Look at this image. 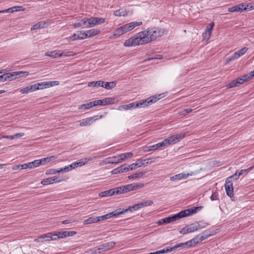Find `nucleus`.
I'll use <instances>...</instances> for the list:
<instances>
[{"instance_id":"nucleus-42","label":"nucleus","mask_w":254,"mask_h":254,"mask_svg":"<svg viewBox=\"0 0 254 254\" xmlns=\"http://www.w3.org/2000/svg\"><path fill=\"white\" fill-rule=\"evenodd\" d=\"M77 38L79 40H83L87 38L86 31H80L77 32Z\"/></svg>"},{"instance_id":"nucleus-59","label":"nucleus","mask_w":254,"mask_h":254,"mask_svg":"<svg viewBox=\"0 0 254 254\" xmlns=\"http://www.w3.org/2000/svg\"><path fill=\"white\" fill-rule=\"evenodd\" d=\"M180 233L182 234H186L190 233V232L189 231L187 226H186L183 227L182 229H181V230L180 231Z\"/></svg>"},{"instance_id":"nucleus-44","label":"nucleus","mask_w":254,"mask_h":254,"mask_svg":"<svg viewBox=\"0 0 254 254\" xmlns=\"http://www.w3.org/2000/svg\"><path fill=\"white\" fill-rule=\"evenodd\" d=\"M40 161L39 160H35L34 161L28 163V168L31 169L33 167H36L40 165Z\"/></svg>"},{"instance_id":"nucleus-28","label":"nucleus","mask_w":254,"mask_h":254,"mask_svg":"<svg viewBox=\"0 0 254 254\" xmlns=\"http://www.w3.org/2000/svg\"><path fill=\"white\" fill-rule=\"evenodd\" d=\"M57 158L55 156H48L45 158L39 159V161H40V165H44L46 163H48L51 161H53Z\"/></svg>"},{"instance_id":"nucleus-11","label":"nucleus","mask_w":254,"mask_h":254,"mask_svg":"<svg viewBox=\"0 0 254 254\" xmlns=\"http://www.w3.org/2000/svg\"><path fill=\"white\" fill-rule=\"evenodd\" d=\"M74 28L82 27L83 28H88V18L83 19H79L76 20L73 24Z\"/></svg>"},{"instance_id":"nucleus-7","label":"nucleus","mask_w":254,"mask_h":254,"mask_svg":"<svg viewBox=\"0 0 254 254\" xmlns=\"http://www.w3.org/2000/svg\"><path fill=\"white\" fill-rule=\"evenodd\" d=\"M202 208V206L193 207L189 209H186L180 211V214L182 218L189 216L190 215L196 213L197 211L200 210Z\"/></svg>"},{"instance_id":"nucleus-13","label":"nucleus","mask_w":254,"mask_h":254,"mask_svg":"<svg viewBox=\"0 0 254 254\" xmlns=\"http://www.w3.org/2000/svg\"><path fill=\"white\" fill-rule=\"evenodd\" d=\"M54 232L48 233L42 235L38 237L37 239H35V241H37L39 242H42L43 240L45 238H47V241H51V240H57L58 238H53Z\"/></svg>"},{"instance_id":"nucleus-34","label":"nucleus","mask_w":254,"mask_h":254,"mask_svg":"<svg viewBox=\"0 0 254 254\" xmlns=\"http://www.w3.org/2000/svg\"><path fill=\"white\" fill-rule=\"evenodd\" d=\"M46 24V22L44 21H40L31 27V30H34L36 29L44 28Z\"/></svg>"},{"instance_id":"nucleus-51","label":"nucleus","mask_w":254,"mask_h":254,"mask_svg":"<svg viewBox=\"0 0 254 254\" xmlns=\"http://www.w3.org/2000/svg\"><path fill=\"white\" fill-rule=\"evenodd\" d=\"M104 105L111 104L113 103L114 99L111 98H106L103 99Z\"/></svg>"},{"instance_id":"nucleus-35","label":"nucleus","mask_w":254,"mask_h":254,"mask_svg":"<svg viewBox=\"0 0 254 254\" xmlns=\"http://www.w3.org/2000/svg\"><path fill=\"white\" fill-rule=\"evenodd\" d=\"M140 208H141L140 203H138L134 204V205L130 206H129L128 209H124V212L127 211L128 210L130 212H132L133 211L137 210Z\"/></svg>"},{"instance_id":"nucleus-54","label":"nucleus","mask_w":254,"mask_h":254,"mask_svg":"<svg viewBox=\"0 0 254 254\" xmlns=\"http://www.w3.org/2000/svg\"><path fill=\"white\" fill-rule=\"evenodd\" d=\"M60 84V82L59 81H48V88L56 85H58Z\"/></svg>"},{"instance_id":"nucleus-58","label":"nucleus","mask_w":254,"mask_h":254,"mask_svg":"<svg viewBox=\"0 0 254 254\" xmlns=\"http://www.w3.org/2000/svg\"><path fill=\"white\" fill-rule=\"evenodd\" d=\"M210 199L212 201L218 200L219 199L218 193L216 192H213L210 196Z\"/></svg>"},{"instance_id":"nucleus-12","label":"nucleus","mask_w":254,"mask_h":254,"mask_svg":"<svg viewBox=\"0 0 254 254\" xmlns=\"http://www.w3.org/2000/svg\"><path fill=\"white\" fill-rule=\"evenodd\" d=\"M62 179H59V177L57 176H54L53 177L45 179L43 180L41 183L43 185H47L49 184H53L54 183H60L62 181Z\"/></svg>"},{"instance_id":"nucleus-9","label":"nucleus","mask_w":254,"mask_h":254,"mask_svg":"<svg viewBox=\"0 0 254 254\" xmlns=\"http://www.w3.org/2000/svg\"><path fill=\"white\" fill-rule=\"evenodd\" d=\"M139 187L138 185H134L133 184H129L126 186H124L120 187H118L119 193L122 194L124 192L129 191L132 190H134L138 188Z\"/></svg>"},{"instance_id":"nucleus-49","label":"nucleus","mask_w":254,"mask_h":254,"mask_svg":"<svg viewBox=\"0 0 254 254\" xmlns=\"http://www.w3.org/2000/svg\"><path fill=\"white\" fill-rule=\"evenodd\" d=\"M57 173H60L59 170H56L54 169H51L48 170H47L46 172V174L47 175H50V174H56Z\"/></svg>"},{"instance_id":"nucleus-48","label":"nucleus","mask_w":254,"mask_h":254,"mask_svg":"<svg viewBox=\"0 0 254 254\" xmlns=\"http://www.w3.org/2000/svg\"><path fill=\"white\" fill-rule=\"evenodd\" d=\"M127 170L128 171L133 170L138 168L136 162L130 165H127Z\"/></svg>"},{"instance_id":"nucleus-4","label":"nucleus","mask_w":254,"mask_h":254,"mask_svg":"<svg viewBox=\"0 0 254 254\" xmlns=\"http://www.w3.org/2000/svg\"><path fill=\"white\" fill-rule=\"evenodd\" d=\"M203 241V239L201 238V235L198 234L195 236L191 240L188 241L185 243H179L181 248H189L192 246L193 245H195Z\"/></svg>"},{"instance_id":"nucleus-47","label":"nucleus","mask_w":254,"mask_h":254,"mask_svg":"<svg viewBox=\"0 0 254 254\" xmlns=\"http://www.w3.org/2000/svg\"><path fill=\"white\" fill-rule=\"evenodd\" d=\"M120 173H124V172H128V170H127V164H124L118 167Z\"/></svg>"},{"instance_id":"nucleus-23","label":"nucleus","mask_w":254,"mask_h":254,"mask_svg":"<svg viewBox=\"0 0 254 254\" xmlns=\"http://www.w3.org/2000/svg\"><path fill=\"white\" fill-rule=\"evenodd\" d=\"M3 76L4 81H11L16 79L14 72L3 73Z\"/></svg>"},{"instance_id":"nucleus-46","label":"nucleus","mask_w":254,"mask_h":254,"mask_svg":"<svg viewBox=\"0 0 254 254\" xmlns=\"http://www.w3.org/2000/svg\"><path fill=\"white\" fill-rule=\"evenodd\" d=\"M124 212V210H121V209L116 210L114 211H112L110 213V215H111V217L116 216L119 214H123Z\"/></svg>"},{"instance_id":"nucleus-24","label":"nucleus","mask_w":254,"mask_h":254,"mask_svg":"<svg viewBox=\"0 0 254 254\" xmlns=\"http://www.w3.org/2000/svg\"><path fill=\"white\" fill-rule=\"evenodd\" d=\"M215 233L213 231H211V230L207 229L203 231L202 233L199 234L201 235V238L202 239L205 240L208 237L213 236L214 235Z\"/></svg>"},{"instance_id":"nucleus-40","label":"nucleus","mask_w":254,"mask_h":254,"mask_svg":"<svg viewBox=\"0 0 254 254\" xmlns=\"http://www.w3.org/2000/svg\"><path fill=\"white\" fill-rule=\"evenodd\" d=\"M15 75L16 76V79L19 77H22L24 76H26L29 74V72L28 71H14Z\"/></svg>"},{"instance_id":"nucleus-45","label":"nucleus","mask_w":254,"mask_h":254,"mask_svg":"<svg viewBox=\"0 0 254 254\" xmlns=\"http://www.w3.org/2000/svg\"><path fill=\"white\" fill-rule=\"evenodd\" d=\"M37 87H39L38 90L48 88V81L38 82L36 83Z\"/></svg>"},{"instance_id":"nucleus-63","label":"nucleus","mask_w":254,"mask_h":254,"mask_svg":"<svg viewBox=\"0 0 254 254\" xmlns=\"http://www.w3.org/2000/svg\"><path fill=\"white\" fill-rule=\"evenodd\" d=\"M211 33H209V31H208V29H206V30L203 33L202 36L205 38H209L210 37Z\"/></svg>"},{"instance_id":"nucleus-15","label":"nucleus","mask_w":254,"mask_h":254,"mask_svg":"<svg viewBox=\"0 0 254 254\" xmlns=\"http://www.w3.org/2000/svg\"><path fill=\"white\" fill-rule=\"evenodd\" d=\"M114 194H119L118 187L115 188L113 189H111V190H105V191L101 192L99 193V196L100 197H106V196H112Z\"/></svg>"},{"instance_id":"nucleus-64","label":"nucleus","mask_w":254,"mask_h":254,"mask_svg":"<svg viewBox=\"0 0 254 254\" xmlns=\"http://www.w3.org/2000/svg\"><path fill=\"white\" fill-rule=\"evenodd\" d=\"M69 40L70 41H75L76 40H79L78 38H77V34L74 33L73 35H71L68 37Z\"/></svg>"},{"instance_id":"nucleus-52","label":"nucleus","mask_w":254,"mask_h":254,"mask_svg":"<svg viewBox=\"0 0 254 254\" xmlns=\"http://www.w3.org/2000/svg\"><path fill=\"white\" fill-rule=\"evenodd\" d=\"M92 103L93 105V106H96L98 105H104L103 100H97L92 101Z\"/></svg>"},{"instance_id":"nucleus-61","label":"nucleus","mask_w":254,"mask_h":254,"mask_svg":"<svg viewBox=\"0 0 254 254\" xmlns=\"http://www.w3.org/2000/svg\"><path fill=\"white\" fill-rule=\"evenodd\" d=\"M96 25L104 23L105 21V19L102 17H96Z\"/></svg>"},{"instance_id":"nucleus-33","label":"nucleus","mask_w":254,"mask_h":254,"mask_svg":"<svg viewBox=\"0 0 254 254\" xmlns=\"http://www.w3.org/2000/svg\"><path fill=\"white\" fill-rule=\"evenodd\" d=\"M104 83V81L99 80L97 81H92L88 83V87H102L103 86V84Z\"/></svg>"},{"instance_id":"nucleus-38","label":"nucleus","mask_w":254,"mask_h":254,"mask_svg":"<svg viewBox=\"0 0 254 254\" xmlns=\"http://www.w3.org/2000/svg\"><path fill=\"white\" fill-rule=\"evenodd\" d=\"M92 122L93 118H87L80 123V126L84 127L90 125Z\"/></svg>"},{"instance_id":"nucleus-32","label":"nucleus","mask_w":254,"mask_h":254,"mask_svg":"<svg viewBox=\"0 0 254 254\" xmlns=\"http://www.w3.org/2000/svg\"><path fill=\"white\" fill-rule=\"evenodd\" d=\"M114 15L116 16H125L127 15V12L126 9L121 8L115 11Z\"/></svg>"},{"instance_id":"nucleus-10","label":"nucleus","mask_w":254,"mask_h":254,"mask_svg":"<svg viewBox=\"0 0 254 254\" xmlns=\"http://www.w3.org/2000/svg\"><path fill=\"white\" fill-rule=\"evenodd\" d=\"M230 179V178H227L225 181V188L227 194L231 197L234 195V189L232 182L229 181Z\"/></svg>"},{"instance_id":"nucleus-22","label":"nucleus","mask_w":254,"mask_h":254,"mask_svg":"<svg viewBox=\"0 0 254 254\" xmlns=\"http://www.w3.org/2000/svg\"><path fill=\"white\" fill-rule=\"evenodd\" d=\"M190 233L193 232L199 229H201L203 228L202 226L200 225L198 223H192L190 225H187Z\"/></svg>"},{"instance_id":"nucleus-21","label":"nucleus","mask_w":254,"mask_h":254,"mask_svg":"<svg viewBox=\"0 0 254 254\" xmlns=\"http://www.w3.org/2000/svg\"><path fill=\"white\" fill-rule=\"evenodd\" d=\"M133 156V154L132 152H127L125 153H122L119 155V157L118 158L117 162H122L123 161L128 159L130 158Z\"/></svg>"},{"instance_id":"nucleus-3","label":"nucleus","mask_w":254,"mask_h":254,"mask_svg":"<svg viewBox=\"0 0 254 254\" xmlns=\"http://www.w3.org/2000/svg\"><path fill=\"white\" fill-rule=\"evenodd\" d=\"M185 136V134L184 133H181L179 134H175L170 136L169 137L164 139L163 142L165 146L167 145L175 144L181 140L183 139Z\"/></svg>"},{"instance_id":"nucleus-26","label":"nucleus","mask_w":254,"mask_h":254,"mask_svg":"<svg viewBox=\"0 0 254 254\" xmlns=\"http://www.w3.org/2000/svg\"><path fill=\"white\" fill-rule=\"evenodd\" d=\"M99 222V219L97 216H93L85 220L83 222L84 225L90 224Z\"/></svg>"},{"instance_id":"nucleus-2","label":"nucleus","mask_w":254,"mask_h":254,"mask_svg":"<svg viewBox=\"0 0 254 254\" xmlns=\"http://www.w3.org/2000/svg\"><path fill=\"white\" fill-rule=\"evenodd\" d=\"M165 95L164 93L160 94L158 95H154L147 98L145 99H142L139 101L134 102L135 108H145L148 105H151L153 103H155L158 100L164 97Z\"/></svg>"},{"instance_id":"nucleus-20","label":"nucleus","mask_w":254,"mask_h":254,"mask_svg":"<svg viewBox=\"0 0 254 254\" xmlns=\"http://www.w3.org/2000/svg\"><path fill=\"white\" fill-rule=\"evenodd\" d=\"M247 8L245 7L244 8V4H240L235 6H234L233 7H230L228 8V10L230 12H242L244 10H246Z\"/></svg>"},{"instance_id":"nucleus-39","label":"nucleus","mask_w":254,"mask_h":254,"mask_svg":"<svg viewBox=\"0 0 254 254\" xmlns=\"http://www.w3.org/2000/svg\"><path fill=\"white\" fill-rule=\"evenodd\" d=\"M96 25V18L94 17H91L88 18V26L89 27H92Z\"/></svg>"},{"instance_id":"nucleus-25","label":"nucleus","mask_w":254,"mask_h":254,"mask_svg":"<svg viewBox=\"0 0 254 254\" xmlns=\"http://www.w3.org/2000/svg\"><path fill=\"white\" fill-rule=\"evenodd\" d=\"M152 161H149V159H138L136 161L137 167H140L141 166L145 167L148 164H151Z\"/></svg>"},{"instance_id":"nucleus-1","label":"nucleus","mask_w":254,"mask_h":254,"mask_svg":"<svg viewBox=\"0 0 254 254\" xmlns=\"http://www.w3.org/2000/svg\"><path fill=\"white\" fill-rule=\"evenodd\" d=\"M164 34L163 29L156 27L148 28L146 31L139 32L134 37L127 40L124 42V45L126 47H130L142 45L149 43L152 40L163 36Z\"/></svg>"},{"instance_id":"nucleus-50","label":"nucleus","mask_w":254,"mask_h":254,"mask_svg":"<svg viewBox=\"0 0 254 254\" xmlns=\"http://www.w3.org/2000/svg\"><path fill=\"white\" fill-rule=\"evenodd\" d=\"M248 50V48L244 47L242 49L237 51V52L238 53L239 56L240 57H241V56H243L244 54H245L247 52Z\"/></svg>"},{"instance_id":"nucleus-16","label":"nucleus","mask_w":254,"mask_h":254,"mask_svg":"<svg viewBox=\"0 0 254 254\" xmlns=\"http://www.w3.org/2000/svg\"><path fill=\"white\" fill-rule=\"evenodd\" d=\"M163 146H165V145H164V143H163V142L162 141V142H159V143H157L156 144H154L153 145H152V146H143L142 147V150L144 152H149L150 151L157 150L159 148H160L161 147H163Z\"/></svg>"},{"instance_id":"nucleus-18","label":"nucleus","mask_w":254,"mask_h":254,"mask_svg":"<svg viewBox=\"0 0 254 254\" xmlns=\"http://www.w3.org/2000/svg\"><path fill=\"white\" fill-rule=\"evenodd\" d=\"M192 174H189V173H181L177 175H175L173 176H172L170 178V180L172 181H174L175 180H180L182 179H185L189 177L190 176H191Z\"/></svg>"},{"instance_id":"nucleus-56","label":"nucleus","mask_w":254,"mask_h":254,"mask_svg":"<svg viewBox=\"0 0 254 254\" xmlns=\"http://www.w3.org/2000/svg\"><path fill=\"white\" fill-rule=\"evenodd\" d=\"M76 162L77 167L82 166L86 164V159H84V158L81 159Z\"/></svg>"},{"instance_id":"nucleus-43","label":"nucleus","mask_w":254,"mask_h":254,"mask_svg":"<svg viewBox=\"0 0 254 254\" xmlns=\"http://www.w3.org/2000/svg\"><path fill=\"white\" fill-rule=\"evenodd\" d=\"M141 208L146 207L148 206L151 205L153 202L152 200H143L141 202H139Z\"/></svg>"},{"instance_id":"nucleus-53","label":"nucleus","mask_w":254,"mask_h":254,"mask_svg":"<svg viewBox=\"0 0 254 254\" xmlns=\"http://www.w3.org/2000/svg\"><path fill=\"white\" fill-rule=\"evenodd\" d=\"M11 12L19 11H23L24 9L22 8L21 6H15L11 7Z\"/></svg>"},{"instance_id":"nucleus-30","label":"nucleus","mask_w":254,"mask_h":254,"mask_svg":"<svg viewBox=\"0 0 254 254\" xmlns=\"http://www.w3.org/2000/svg\"><path fill=\"white\" fill-rule=\"evenodd\" d=\"M116 83L114 81L112 82H104L103 84L102 87L105 88L106 89H111L116 86Z\"/></svg>"},{"instance_id":"nucleus-19","label":"nucleus","mask_w":254,"mask_h":254,"mask_svg":"<svg viewBox=\"0 0 254 254\" xmlns=\"http://www.w3.org/2000/svg\"><path fill=\"white\" fill-rule=\"evenodd\" d=\"M181 248L180 244H178L173 247H167L166 249L157 251V254H162L171 252L174 250H177L178 248Z\"/></svg>"},{"instance_id":"nucleus-27","label":"nucleus","mask_w":254,"mask_h":254,"mask_svg":"<svg viewBox=\"0 0 254 254\" xmlns=\"http://www.w3.org/2000/svg\"><path fill=\"white\" fill-rule=\"evenodd\" d=\"M86 31L87 33V38L93 37L97 35L100 32V30L99 29H92Z\"/></svg>"},{"instance_id":"nucleus-60","label":"nucleus","mask_w":254,"mask_h":254,"mask_svg":"<svg viewBox=\"0 0 254 254\" xmlns=\"http://www.w3.org/2000/svg\"><path fill=\"white\" fill-rule=\"evenodd\" d=\"M20 92L22 94H27L28 93L31 92L30 90V89H29V87L28 86L26 87H25V88H23L21 89L20 90Z\"/></svg>"},{"instance_id":"nucleus-62","label":"nucleus","mask_w":254,"mask_h":254,"mask_svg":"<svg viewBox=\"0 0 254 254\" xmlns=\"http://www.w3.org/2000/svg\"><path fill=\"white\" fill-rule=\"evenodd\" d=\"M61 54H62V57L63 56H73L74 54H73L72 52L71 51H67V52H61Z\"/></svg>"},{"instance_id":"nucleus-8","label":"nucleus","mask_w":254,"mask_h":254,"mask_svg":"<svg viewBox=\"0 0 254 254\" xmlns=\"http://www.w3.org/2000/svg\"><path fill=\"white\" fill-rule=\"evenodd\" d=\"M142 23V22H132L129 23L125 24L121 26V27L124 33H126L132 30L135 27L141 25Z\"/></svg>"},{"instance_id":"nucleus-37","label":"nucleus","mask_w":254,"mask_h":254,"mask_svg":"<svg viewBox=\"0 0 254 254\" xmlns=\"http://www.w3.org/2000/svg\"><path fill=\"white\" fill-rule=\"evenodd\" d=\"M145 173L144 172H140L138 173H136L133 175H129L128 178L130 180H134L137 178H141L143 175Z\"/></svg>"},{"instance_id":"nucleus-6","label":"nucleus","mask_w":254,"mask_h":254,"mask_svg":"<svg viewBox=\"0 0 254 254\" xmlns=\"http://www.w3.org/2000/svg\"><path fill=\"white\" fill-rule=\"evenodd\" d=\"M115 244L116 243L112 241L100 245L98 248L95 249L93 253H100V251L103 252L108 251L113 248L115 245Z\"/></svg>"},{"instance_id":"nucleus-29","label":"nucleus","mask_w":254,"mask_h":254,"mask_svg":"<svg viewBox=\"0 0 254 254\" xmlns=\"http://www.w3.org/2000/svg\"><path fill=\"white\" fill-rule=\"evenodd\" d=\"M45 56H49L53 58H60L62 57V54H61V52H57L56 51H52L49 52H46Z\"/></svg>"},{"instance_id":"nucleus-17","label":"nucleus","mask_w":254,"mask_h":254,"mask_svg":"<svg viewBox=\"0 0 254 254\" xmlns=\"http://www.w3.org/2000/svg\"><path fill=\"white\" fill-rule=\"evenodd\" d=\"M182 218L180 212L176 214H174L172 216H169L164 218H163L162 222H165V224L169 223L171 222L175 221Z\"/></svg>"},{"instance_id":"nucleus-41","label":"nucleus","mask_w":254,"mask_h":254,"mask_svg":"<svg viewBox=\"0 0 254 254\" xmlns=\"http://www.w3.org/2000/svg\"><path fill=\"white\" fill-rule=\"evenodd\" d=\"M94 107L93 105L91 102H90L89 103L83 104L82 105H81L78 106V109H89L92 107Z\"/></svg>"},{"instance_id":"nucleus-36","label":"nucleus","mask_w":254,"mask_h":254,"mask_svg":"<svg viewBox=\"0 0 254 254\" xmlns=\"http://www.w3.org/2000/svg\"><path fill=\"white\" fill-rule=\"evenodd\" d=\"M24 135H25L24 133L19 132V133H15V134H13V135H6L5 136H2V137L4 138L13 139L15 138H19V137H22V136H24Z\"/></svg>"},{"instance_id":"nucleus-57","label":"nucleus","mask_w":254,"mask_h":254,"mask_svg":"<svg viewBox=\"0 0 254 254\" xmlns=\"http://www.w3.org/2000/svg\"><path fill=\"white\" fill-rule=\"evenodd\" d=\"M31 92H34L38 90L39 87H37L36 83L28 86Z\"/></svg>"},{"instance_id":"nucleus-14","label":"nucleus","mask_w":254,"mask_h":254,"mask_svg":"<svg viewBox=\"0 0 254 254\" xmlns=\"http://www.w3.org/2000/svg\"><path fill=\"white\" fill-rule=\"evenodd\" d=\"M254 168V166H252L247 169L241 170L240 171H237L236 172L232 175L231 176L228 178H230L229 181L232 182V180H237L240 176L243 175V172H249L251 170Z\"/></svg>"},{"instance_id":"nucleus-5","label":"nucleus","mask_w":254,"mask_h":254,"mask_svg":"<svg viewBox=\"0 0 254 254\" xmlns=\"http://www.w3.org/2000/svg\"><path fill=\"white\" fill-rule=\"evenodd\" d=\"M247 76H248V75H244L242 78H238L237 79L233 80L231 82L226 85L227 88L229 89L239 86L243 83L244 81L248 80Z\"/></svg>"},{"instance_id":"nucleus-31","label":"nucleus","mask_w":254,"mask_h":254,"mask_svg":"<svg viewBox=\"0 0 254 254\" xmlns=\"http://www.w3.org/2000/svg\"><path fill=\"white\" fill-rule=\"evenodd\" d=\"M120 110H132L134 109H136L135 108V103L134 102L129 103L127 105H122L119 107Z\"/></svg>"},{"instance_id":"nucleus-55","label":"nucleus","mask_w":254,"mask_h":254,"mask_svg":"<svg viewBox=\"0 0 254 254\" xmlns=\"http://www.w3.org/2000/svg\"><path fill=\"white\" fill-rule=\"evenodd\" d=\"M123 34H124V33L123 31H122V29H121V27L117 28L114 32V35L116 36H121Z\"/></svg>"}]
</instances>
